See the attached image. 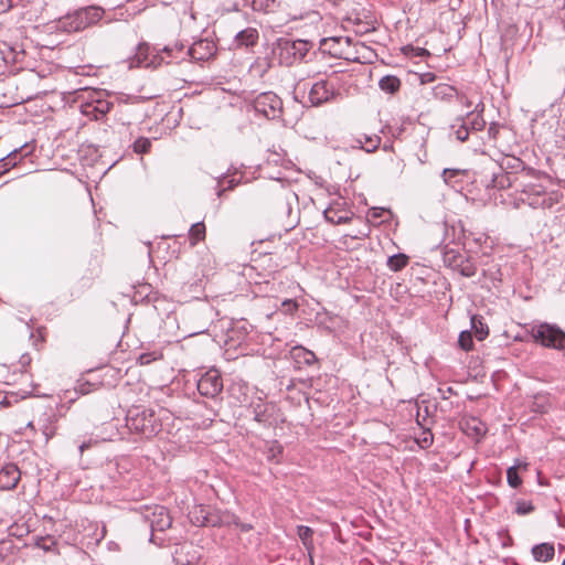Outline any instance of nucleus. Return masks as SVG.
Listing matches in <instances>:
<instances>
[{
  "instance_id": "bb28decb",
  "label": "nucleus",
  "mask_w": 565,
  "mask_h": 565,
  "mask_svg": "<svg viewBox=\"0 0 565 565\" xmlns=\"http://www.w3.org/2000/svg\"><path fill=\"white\" fill-rule=\"evenodd\" d=\"M401 79L395 75L383 76L379 82L381 90L387 94H395L401 89Z\"/></svg>"
},
{
  "instance_id": "de8ad7c7",
  "label": "nucleus",
  "mask_w": 565,
  "mask_h": 565,
  "mask_svg": "<svg viewBox=\"0 0 565 565\" xmlns=\"http://www.w3.org/2000/svg\"><path fill=\"white\" fill-rule=\"evenodd\" d=\"M281 308L286 313H294L298 309V303L296 300L286 299L281 302Z\"/></svg>"
},
{
  "instance_id": "e433bc0d",
  "label": "nucleus",
  "mask_w": 565,
  "mask_h": 565,
  "mask_svg": "<svg viewBox=\"0 0 565 565\" xmlns=\"http://www.w3.org/2000/svg\"><path fill=\"white\" fill-rule=\"evenodd\" d=\"M150 148L151 140L146 137H140L132 143L134 151L139 154L148 153L150 151Z\"/></svg>"
},
{
  "instance_id": "39448f33",
  "label": "nucleus",
  "mask_w": 565,
  "mask_h": 565,
  "mask_svg": "<svg viewBox=\"0 0 565 565\" xmlns=\"http://www.w3.org/2000/svg\"><path fill=\"white\" fill-rule=\"evenodd\" d=\"M531 334L534 340L541 343L543 347L553 348L556 350H562L565 348V332L556 326L542 323L540 326L533 327Z\"/></svg>"
},
{
  "instance_id": "7ed1b4c3",
  "label": "nucleus",
  "mask_w": 565,
  "mask_h": 565,
  "mask_svg": "<svg viewBox=\"0 0 565 565\" xmlns=\"http://www.w3.org/2000/svg\"><path fill=\"white\" fill-rule=\"evenodd\" d=\"M105 10L98 6H88L67 13L57 22L61 31L72 33L85 30L102 20Z\"/></svg>"
},
{
  "instance_id": "8fccbe9b",
  "label": "nucleus",
  "mask_w": 565,
  "mask_h": 565,
  "mask_svg": "<svg viewBox=\"0 0 565 565\" xmlns=\"http://www.w3.org/2000/svg\"><path fill=\"white\" fill-rule=\"evenodd\" d=\"M225 183H227L226 186H224L222 190H220L217 192V195L221 196L223 192H225L226 190H230V189H233L235 186V181L234 179H228V178H223L221 181H220V184L221 185H224Z\"/></svg>"
},
{
  "instance_id": "2f4dec72",
  "label": "nucleus",
  "mask_w": 565,
  "mask_h": 565,
  "mask_svg": "<svg viewBox=\"0 0 565 565\" xmlns=\"http://www.w3.org/2000/svg\"><path fill=\"white\" fill-rule=\"evenodd\" d=\"M482 275L484 278L489 279L494 287L502 281L503 276L501 267L498 264H492L487 269H483Z\"/></svg>"
},
{
  "instance_id": "3c124183",
  "label": "nucleus",
  "mask_w": 565,
  "mask_h": 565,
  "mask_svg": "<svg viewBox=\"0 0 565 565\" xmlns=\"http://www.w3.org/2000/svg\"><path fill=\"white\" fill-rule=\"evenodd\" d=\"M436 79V74L433 73V72H426V73H422L419 75V82L420 84H428V83H433L434 81Z\"/></svg>"
},
{
  "instance_id": "ea45409f",
  "label": "nucleus",
  "mask_w": 565,
  "mask_h": 565,
  "mask_svg": "<svg viewBox=\"0 0 565 565\" xmlns=\"http://www.w3.org/2000/svg\"><path fill=\"white\" fill-rule=\"evenodd\" d=\"M508 483L512 488H518L522 483V480L516 471L515 467H510L507 471Z\"/></svg>"
},
{
  "instance_id": "4468645a",
  "label": "nucleus",
  "mask_w": 565,
  "mask_h": 565,
  "mask_svg": "<svg viewBox=\"0 0 565 565\" xmlns=\"http://www.w3.org/2000/svg\"><path fill=\"white\" fill-rule=\"evenodd\" d=\"M340 96L335 86L327 79L316 82L309 90V102L312 106H320Z\"/></svg>"
},
{
  "instance_id": "423d86ee",
  "label": "nucleus",
  "mask_w": 565,
  "mask_h": 565,
  "mask_svg": "<svg viewBox=\"0 0 565 565\" xmlns=\"http://www.w3.org/2000/svg\"><path fill=\"white\" fill-rule=\"evenodd\" d=\"M169 61L168 55L161 50L151 46L148 43H140L136 49V53L131 63L140 67L157 68Z\"/></svg>"
},
{
  "instance_id": "69168bd1",
  "label": "nucleus",
  "mask_w": 565,
  "mask_h": 565,
  "mask_svg": "<svg viewBox=\"0 0 565 565\" xmlns=\"http://www.w3.org/2000/svg\"><path fill=\"white\" fill-rule=\"evenodd\" d=\"M194 511L203 512V511H212V510L211 509H205V508H202V507H198V508H194Z\"/></svg>"
},
{
  "instance_id": "e2e57ef3",
  "label": "nucleus",
  "mask_w": 565,
  "mask_h": 565,
  "mask_svg": "<svg viewBox=\"0 0 565 565\" xmlns=\"http://www.w3.org/2000/svg\"><path fill=\"white\" fill-rule=\"evenodd\" d=\"M472 239H473V242H475L476 244L481 245V243H482V241L484 239V237H483V235L481 234V235H479L478 237H473Z\"/></svg>"
},
{
  "instance_id": "6ab92c4d",
  "label": "nucleus",
  "mask_w": 565,
  "mask_h": 565,
  "mask_svg": "<svg viewBox=\"0 0 565 565\" xmlns=\"http://www.w3.org/2000/svg\"><path fill=\"white\" fill-rule=\"evenodd\" d=\"M381 141L382 138L379 135L361 134L353 139V147L371 153L379 149Z\"/></svg>"
},
{
  "instance_id": "603ef678",
  "label": "nucleus",
  "mask_w": 565,
  "mask_h": 565,
  "mask_svg": "<svg viewBox=\"0 0 565 565\" xmlns=\"http://www.w3.org/2000/svg\"><path fill=\"white\" fill-rule=\"evenodd\" d=\"M433 440H434V438H433V435H431V434H429V436H425V437L423 438V440L420 441V447H422V448H428V447H430V446H431V444H433Z\"/></svg>"
},
{
  "instance_id": "79ce46f5",
  "label": "nucleus",
  "mask_w": 565,
  "mask_h": 565,
  "mask_svg": "<svg viewBox=\"0 0 565 565\" xmlns=\"http://www.w3.org/2000/svg\"><path fill=\"white\" fill-rule=\"evenodd\" d=\"M534 511V505L530 501L520 500L516 502L515 513L525 515Z\"/></svg>"
},
{
  "instance_id": "412c9836",
  "label": "nucleus",
  "mask_w": 565,
  "mask_h": 565,
  "mask_svg": "<svg viewBox=\"0 0 565 565\" xmlns=\"http://www.w3.org/2000/svg\"><path fill=\"white\" fill-rule=\"evenodd\" d=\"M484 109V105L482 103H479L475 110L469 111L467 114V120L468 127L470 130L480 131L484 128L486 121L482 117V111Z\"/></svg>"
},
{
  "instance_id": "cd10ccee",
  "label": "nucleus",
  "mask_w": 565,
  "mask_h": 565,
  "mask_svg": "<svg viewBox=\"0 0 565 565\" xmlns=\"http://www.w3.org/2000/svg\"><path fill=\"white\" fill-rule=\"evenodd\" d=\"M323 215L326 221L333 225L344 224L351 221V216H349L348 213H342L333 207L327 209Z\"/></svg>"
},
{
  "instance_id": "ddd939ff",
  "label": "nucleus",
  "mask_w": 565,
  "mask_h": 565,
  "mask_svg": "<svg viewBox=\"0 0 565 565\" xmlns=\"http://www.w3.org/2000/svg\"><path fill=\"white\" fill-rule=\"evenodd\" d=\"M196 387L200 395L204 397H217L223 391V379L221 373L215 369L206 371L198 380Z\"/></svg>"
},
{
  "instance_id": "bf43d9fd",
  "label": "nucleus",
  "mask_w": 565,
  "mask_h": 565,
  "mask_svg": "<svg viewBox=\"0 0 565 565\" xmlns=\"http://www.w3.org/2000/svg\"><path fill=\"white\" fill-rule=\"evenodd\" d=\"M416 55L417 56H428L430 53L426 49H416Z\"/></svg>"
},
{
  "instance_id": "7c9ffc66",
  "label": "nucleus",
  "mask_w": 565,
  "mask_h": 565,
  "mask_svg": "<svg viewBox=\"0 0 565 565\" xmlns=\"http://www.w3.org/2000/svg\"><path fill=\"white\" fill-rule=\"evenodd\" d=\"M205 225L203 222L193 224L189 230V239L192 246L205 238Z\"/></svg>"
},
{
  "instance_id": "c756f323",
  "label": "nucleus",
  "mask_w": 565,
  "mask_h": 565,
  "mask_svg": "<svg viewBox=\"0 0 565 565\" xmlns=\"http://www.w3.org/2000/svg\"><path fill=\"white\" fill-rule=\"evenodd\" d=\"M409 257L405 254H395L388 257L387 267L392 271H399L408 265Z\"/></svg>"
},
{
  "instance_id": "a19ab883",
  "label": "nucleus",
  "mask_w": 565,
  "mask_h": 565,
  "mask_svg": "<svg viewBox=\"0 0 565 565\" xmlns=\"http://www.w3.org/2000/svg\"><path fill=\"white\" fill-rule=\"evenodd\" d=\"M282 454V446L278 441L270 443L267 450V458L269 460H278V457Z\"/></svg>"
},
{
  "instance_id": "f257e3e1",
  "label": "nucleus",
  "mask_w": 565,
  "mask_h": 565,
  "mask_svg": "<svg viewBox=\"0 0 565 565\" xmlns=\"http://www.w3.org/2000/svg\"><path fill=\"white\" fill-rule=\"evenodd\" d=\"M216 44L212 40L200 39L185 50L182 43L166 45L162 51L168 55L167 64L181 63L183 61L204 62L216 53Z\"/></svg>"
},
{
  "instance_id": "c03bdc74",
  "label": "nucleus",
  "mask_w": 565,
  "mask_h": 565,
  "mask_svg": "<svg viewBox=\"0 0 565 565\" xmlns=\"http://www.w3.org/2000/svg\"><path fill=\"white\" fill-rule=\"evenodd\" d=\"M463 171L459 170V169H445L443 171V178H444V181L448 184H451L452 183V180L462 174Z\"/></svg>"
},
{
  "instance_id": "9b49d317",
  "label": "nucleus",
  "mask_w": 565,
  "mask_h": 565,
  "mask_svg": "<svg viewBox=\"0 0 565 565\" xmlns=\"http://www.w3.org/2000/svg\"><path fill=\"white\" fill-rule=\"evenodd\" d=\"M521 200L534 209H552L557 203V196L544 191L541 185H526Z\"/></svg>"
},
{
  "instance_id": "13d9d810",
  "label": "nucleus",
  "mask_w": 565,
  "mask_h": 565,
  "mask_svg": "<svg viewBox=\"0 0 565 565\" xmlns=\"http://www.w3.org/2000/svg\"><path fill=\"white\" fill-rule=\"evenodd\" d=\"M186 547H188L186 545H183V546H181V547L177 551V553H175V554H177V556H175V561H177V563H180V564H183V565H184V563L181 561L180 556H181L182 552H183Z\"/></svg>"
},
{
  "instance_id": "c9c22d12",
  "label": "nucleus",
  "mask_w": 565,
  "mask_h": 565,
  "mask_svg": "<svg viewBox=\"0 0 565 565\" xmlns=\"http://www.w3.org/2000/svg\"><path fill=\"white\" fill-rule=\"evenodd\" d=\"M457 120L461 121V124L458 127H456L454 125L451 127V129H454V134H455L457 140L463 142V141L468 140L470 129H469L468 122H466L465 118H458Z\"/></svg>"
},
{
  "instance_id": "58836bf2",
  "label": "nucleus",
  "mask_w": 565,
  "mask_h": 565,
  "mask_svg": "<svg viewBox=\"0 0 565 565\" xmlns=\"http://www.w3.org/2000/svg\"><path fill=\"white\" fill-rule=\"evenodd\" d=\"M297 533L305 546H308L309 544H311L312 535H313V530L311 527L305 526V525H299Z\"/></svg>"
},
{
  "instance_id": "aec40b11",
  "label": "nucleus",
  "mask_w": 565,
  "mask_h": 565,
  "mask_svg": "<svg viewBox=\"0 0 565 565\" xmlns=\"http://www.w3.org/2000/svg\"><path fill=\"white\" fill-rule=\"evenodd\" d=\"M259 33L258 30L255 28H246L242 31H239L235 38L234 43L235 46L241 47H252L255 46L258 42Z\"/></svg>"
},
{
  "instance_id": "774afa93",
  "label": "nucleus",
  "mask_w": 565,
  "mask_h": 565,
  "mask_svg": "<svg viewBox=\"0 0 565 565\" xmlns=\"http://www.w3.org/2000/svg\"><path fill=\"white\" fill-rule=\"evenodd\" d=\"M471 235H472L471 233H469V234L467 235V234H466V232H463V238H465L466 241H468V239L470 238V236H471Z\"/></svg>"
},
{
  "instance_id": "f3484780",
  "label": "nucleus",
  "mask_w": 565,
  "mask_h": 565,
  "mask_svg": "<svg viewBox=\"0 0 565 565\" xmlns=\"http://www.w3.org/2000/svg\"><path fill=\"white\" fill-rule=\"evenodd\" d=\"M21 472L17 465L7 463L0 469V490H12L17 487Z\"/></svg>"
},
{
  "instance_id": "f8f14e48",
  "label": "nucleus",
  "mask_w": 565,
  "mask_h": 565,
  "mask_svg": "<svg viewBox=\"0 0 565 565\" xmlns=\"http://www.w3.org/2000/svg\"><path fill=\"white\" fill-rule=\"evenodd\" d=\"M113 107L107 99L102 98L100 93L90 92L87 98L81 104V113L92 119L98 120L106 116Z\"/></svg>"
},
{
  "instance_id": "864d4df0",
  "label": "nucleus",
  "mask_w": 565,
  "mask_h": 565,
  "mask_svg": "<svg viewBox=\"0 0 565 565\" xmlns=\"http://www.w3.org/2000/svg\"><path fill=\"white\" fill-rule=\"evenodd\" d=\"M499 132V126L497 124H491L488 134L490 137L495 138Z\"/></svg>"
},
{
  "instance_id": "680f3d73",
  "label": "nucleus",
  "mask_w": 565,
  "mask_h": 565,
  "mask_svg": "<svg viewBox=\"0 0 565 565\" xmlns=\"http://www.w3.org/2000/svg\"><path fill=\"white\" fill-rule=\"evenodd\" d=\"M562 130H563V134H562V135H559V137L562 138V140H558L557 142H559V143H561V146H559V147H565V130H564L563 128H562Z\"/></svg>"
},
{
  "instance_id": "052dcab7",
  "label": "nucleus",
  "mask_w": 565,
  "mask_h": 565,
  "mask_svg": "<svg viewBox=\"0 0 565 565\" xmlns=\"http://www.w3.org/2000/svg\"><path fill=\"white\" fill-rule=\"evenodd\" d=\"M465 106L467 107H470L471 106V102L465 97L463 95H460L459 94V97H457Z\"/></svg>"
},
{
  "instance_id": "4be33fe9",
  "label": "nucleus",
  "mask_w": 565,
  "mask_h": 565,
  "mask_svg": "<svg viewBox=\"0 0 565 565\" xmlns=\"http://www.w3.org/2000/svg\"><path fill=\"white\" fill-rule=\"evenodd\" d=\"M290 353L298 364L312 365L317 362L316 354L301 345L294 347Z\"/></svg>"
},
{
  "instance_id": "a211bd4d",
  "label": "nucleus",
  "mask_w": 565,
  "mask_h": 565,
  "mask_svg": "<svg viewBox=\"0 0 565 565\" xmlns=\"http://www.w3.org/2000/svg\"><path fill=\"white\" fill-rule=\"evenodd\" d=\"M274 198L276 199V206L282 213H289L291 211L290 201L296 194L282 184H276L273 190Z\"/></svg>"
},
{
  "instance_id": "f03ea898",
  "label": "nucleus",
  "mask_w": 565,
  "mask_h": 565,
  "mask_svg": "<svg viewBox=\"0 0 565 565\" xmlns=\"http://www.w3.org/2000/svg\"><path fill=\"white\" fill-rule=\"evenodd\" d=\"M126 426L131 433L146 439L156 436L162 427L156 412L142 405H134L127 411Z\"/></svg>"
},
{
  "instance_id": "49530a36",
  "label": "nucleus",
  "mask_w": 565,
  "mask_h": 565,
  "mask_svg": "<svg viewBox=\"0 0 565 565\" xmlns=\"http://www.w3.org/2000/svg\"><path fill=\"white\" fill-rule=\"evenodd\" d=\"M158 359V355L156 352H147V353H141L139 356H138V362L141 364V365H148L150 364L152 361H156Z\"/></svg>"
},
{
  "instance_id": "20e7f679",
  "label": "nucleus",
  "mask_w": 565,
  "mask_h": 565,
  "mask_svg": "<svg viewBox=\"0 0 565 565\" xmlns=\"http://www.w3.org/2000/svg\"><path fill=\"white\" fill-rule=\"evenodd\" d=\"M311 47L312 44L305 40L278 39L275 53L280 64L291 66L303 61Z\"/></svg>"
},
{
  "instance_id": "6e6552de",
  "label": "nucleus",
  "mask_w": 565,
  "mask_h": 565,
  "mask_svg": "<svg viewBox=\"0 0 565 565\" xmlns=\"http://www.w3.org/2000/svg\"><path fill=\"white\" fill-rule=\"evenodd\" d=\"M141 518L148 523L151 531L163 532L172 524L169 511L163 505H145L141 508Z\"/></svg>"
},
{
  "instance_id": "f704fd0d",
  "label": "nucleus",
  "mask_w": 565,
  "mask_h": 565,
  "mask_svg": "<svg viewBox=\"0 0 565 565\" xmlns=\"http://www.w3.org/2000/svg\"><path fill=\"white\" fill-rule=\"evenodd\" d=\"M530 408L534 413H546L548 409V398L545 395H535L533 402L530 405Z\"/></svg>"
},
{
  "instance_id": "6e6d98bb",
  "label": "nucleus",
  "mask_w": 565,
  "mask_h": 565,
  "mask_svg": "<svg viewBox=\"0 0 565 565\" xmlns=\"http://www.w3.org/2000/svg\"><path fill=\"white\" fill-rule=\"evenodd\" d=\"M236 525L239 527L242 532H249L253 529L252 524L248 523H236Z\"/></svg>"
},
{
  "instance_id": "473e14b6",
  "label": "nucleus",
  "mask_w": 565,
  "mask_h": 565,
  "mask_svg": "<svg viewBox=\"0 0 565 565\" xmlns=\"http://www.w3.org/2000/svg\"><path fill=\"white\" fill-rule=\"evenodd\" d=\"M278 7L276 0H253L252 8L254 11L269 13L274 12Z\"/></svg>"
},
{
  "instance_id": "37998d69",
  "label": "nucleus",
  "mask_w": 565,
  "mask_h": 565,
  "mask_svg": "<svg viewBox=\"0 0 565 565\" xmlns=\"http://www.w3.org/2000/svg\"><path fill=\"white\" fill-rule=\"evenodd\" d=\"M254 419L259 423V424H263V425H271V423L269 422L268 419V416L266 415V411L265 409H262V406L258 405L257 407L254 408Z\"/></svg>"
},
{
  "instance_id": "b1692460",
  "label": "nucleus",
  "mask_w": 565,
  "mask_h": 565,
  "mask_svg": "<svg viewBox=\"0 0 565 565\" xmlns=\"http://www.w3.org/2000/svg\"><path fill=\"white\" fill-rule=\"evenodd\" d=\"M532 555L537 562H548L555 555L554 545L551 543H541L532 547Z\"/></svg>"
},
{
  "instance_id": "a878e982",
  "label": "nucleus",
  "mask_w": 565,
  "mask_h": 565,
  "mask_svg": "<svg viewBox=\"0 0 565 565\" xmlns=\"http://www.w3.org/2000/svg\"><path fill=\"white\" fill-rule=\"evenodd\" d=\"M433 95L436 99L451 100L454 97H459L458 90L449 84H438L433 88Z\"/></svg>"
},
{
  "instance_id": "9d476101",
  "label": "nucleus",
  "mask_w": 565,
  "mask_h": 565,
  "mask_svg": "<svg viewBox=\"0 0 565 565\" xmlns=\"http://www.w3.org/2000/svg\"><path fill=\"white\" fill-rule=\"evenodd\" d=\"M443 259L447 267L458 271L463 277H472L477 273L475 263L460 250L446 248Z\"/></svg>"
},
{
  "instance_id": "4c0bfd02",
  "label": "nucleus",
  "mask_w": 565,
  "mask_h": 565,
  "mask_svg": "<svg viewBox=\"0 0 565 565\" xmlns=\"http://www.w3.org/2000/svg\"><path fill=\"white\" fill-rule=\"evenodd\" d=\"M458 344L463 351H470L473 348L472 332L461 331L458 338Z\"/></svg>"
},
{
  "instance_id": "338daca9",
  "label": "nucleus",
  "mask_w": 565,
  "mask_h": 565,
  "mask_svg": "<svg viewBox=\"0 0 565 565\" xmlns=\"http://www.w3.org/2000/svg\"><path fill=\"white\" fill-rule=\"evenodd\" d=\"M373 216L374 217H380L381 216V212H376V209L373 210Z\"/></svg>"
},
{
  "instance_id": "4d7b16f0",
  "label": "nucleus",
  "mask_w": 565,
  "mask_h": 565,
  "mask_svg": "<svg viewBox=\"0 0 565 565\" xmlns=\"http://www.w3.org/2000/svg\"><path fill=\"white\" fill-rule=\"evenodd\" d=\"M95 441H93L92 439L88 440V441H84L82 445H79L78 449L81 451V454L84 452L85 449H88L92 447V445L94 444Z\"/></svg>"
},
{
  "instance_id": "5701e85b",
  "label": "nucleus",
  "mask_w": 565,
  "mask_h": 565,
  "mask_svg": "<svg viewBox=\"0 0 565 565\" xmlns=\"http://www.w3.org/2000/svg\"><path fill=\"white\" fill-rule=\"evenodd\" d=\"M500 169L510 174L516 175L526 170L524 162L514 156H507L500 162Z\"/></svg>"
},
{
  "instance_id": "2eb2a0df",
  "label": "nucleus",
  "mask_w": 565,
  "mask_h": 565,
  "mask_svg": "<svg viewBox=\"0 0 565 565\" xmlns=\"http://www.w3.org/2000/svg\"><path fill=\"white\" fill-rule=\"evenodd\" d=\"M324 44H330L329 50L333 55L344 58L350 62H361L360 56L358 55V50L355 52L351 51L352 40L348 36H339L331 38L329 40H323Z\"/></svg>"
},
{
  "instance_id": "dca6fc26",
  "label": "nucleus",
  "mask_w": 565,
  "mask_h": 565,
  "mask_svg": "<svg viewBox=\"0 0 565 565\" xmlns=\"http://www.w3.org/2000/svg\"><path fill=\"white\" fill-rule=\"evenodd\" d=\"M32 362V358L29 353L21 354L17 364H13V376L19 375V379H14V382L26 384L29 390L24 391L26 394H31L34 390L32 375L29 373L28 367Z\"/></svg>"
},
{
  "instance_id": "09e8293b",
  "label": "nucleus",
  "mask_w": 565,
  "mask_h": 565,
  "mask_svg": "<svg viewBox=\"0 0 565 565\" xmlns=\"http://www.w3.org/2000/svg\"><path fill=\"white\" fill-rule=\"evenodd\" d=\"M15 162L10 157L0 160V177L10 170V167H14Z\"/></svg>"
},
{
  "instance_id": "1a4fd4ad",
  "label": "nucleus",
  "mask_w": 565,
  "mask_h": 565,
  "mask_svg": "<svg viewBox=\"0 0 565 565\" xmlns=\"http://www.w3.org/2000/svg\"><path fill=\"white\" fill-rule=\"evenodd\" d=\"M253 106L256 113L263 115L267 119L279 118L282 114V100L273 92L259 94L254 99Z\"/></svg>"
},
{
  "instance_id": "5fc2aeb1",
  "label": "nucleus",
  "mask_w": 565,
  "mask_h": 565,
  "mask_svg": "<svg viewBox=\"0 0 565 565\" xmlns=\"http://www.w3.org/2000/svg\"><path fill=\"white\" fill-rule=\"evenodd\" d=\"M26 428L31 429L32 431H38L39 430L38 426H36V416L35 415H34L32 420L28 422Z\"/></svg>"
},
{
  "instance_id": "0eeeda50",
  "label": "nucleus",
  "mask_w": 565,
  "mask_h": 565,
  "mask_svg": "<svg viewBox=\"0 0 565 565\" xmlns=\"http://www.w3.org/2000/svg\"><path fill=\"white\" fill-rule=\"evenodd\" d=\"M34 411L38 429L45 436L47 441L56 434L57 411L53 405L43 403L36 405Z\"/></svg>"
},
{
  "instance_id": "393cba45",
  "label": "nucleus",
  "mask_w": 565,
  "mask_h": 565,
  "mask_svg": "<svg viewBox=\"0 0 565 565\" xmlns=\"http://www.w3.org/2000/svg\"><path fill=\"white\" fill-rule=\"evenodd\" d=\"M516 181V175L501 170L500 173H493L491 179V186L497 189H508L513 186Z\"/></svg>"
},
{
  "instance_id": "0e129e2a",
  "label": "nucleus",
  "mask_w": 565,
  "mask_h": 565,
  "mask_svg": "<svg viewBox=\"0 0 565 565\" xmlns=\"http://www.w3.org/2000/svg\"><path fill=\"white\" fill-rule=\"evenodd\" d=\"M201 525H204V526L210 525V521L207 520L206 516L203 518Z\"/></svg>"
},
{
  "instance_id": "a18cd8bd",
  "label": "nucleus",
  "mask_w": 565,
  "mask_h": 565,
  "mask_svg": "<svg viewBox=\"0 0 565 565\" xmlns=\"http://www.w3.org/2000/svg\"><path fill=\"white\" fill-rule=\"evenodd\" d=\"M498 536L501 541V546L502 547H509L513 544V539L512 536L509 534L508 530H502V531H499L498 532Z\"/></svg>"
},
{
  "instance_id": "c85d7f7f",
  "label": "nucleus",
  "mask_w": 565,
  "mask_h": 565,
  "mask_svg": "<svg viewBox=\"0 0 565 565\" xmlns=\"http://www.w3.org/2000/svg\"><path fill=\"white\" fill-rule=\"evenodd\" d=\"M471 329H472L473 335L479 341H482L489 334L488 324L482 321V317H480V316L471 317Z\"/></svg>"
},
{
  "instance_id": "72a5a7b5",
  "label": "nucleus",
  "mask_w": 565,
  "mask_h": 565,
  "mask_svg": "<svg viewBox=\"0 0 565 565\" xmlns=\"http://www.w3.org/2000/svg\"><path fill=\"white\" fill-rule=\"evenodd\" d=\"M466 433L475 437H481L486 434V426L476 418H471L466 423Z\"/></svg>"
}]
</instances>
